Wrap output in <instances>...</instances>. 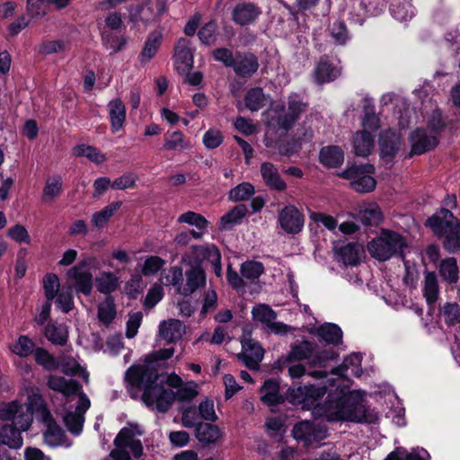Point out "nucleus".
Returning a JSON list of instances; mask_svg holds the SVG:
<instances>
[{
    "mask_svg": "<svg viewBox=\"0 0 460 460\" xmlns=\"http://www.w3.org/2000/svg\"><path fill=\"white\" fill-rule=\"evenodd\" d=\"M56 297V304L63 313H68L73 309L74 297L72 294V287H67L66 288H64L58 293Z\"/></svg>",
    "mask_w": 460,
    "mask_h": 460,
    "instance_id": "13d9d810",
    "label": "nucleus"
},
{
    "mask_svg": "<svg viewBox=\"0 0 460 460\" xmlns=\"http://www.w3.org/2000/svg\"><path fill=\"white\" fill-rule=\"evenodd\" d=\"M362 356L359 353H352L346 357L342 362L341 369L349 372V374L359 377L363 370L361 368Z\"/></svg>",
    "mask_w": 460,
    "mask_h": 460,
    "instance_id": "5fc2aeb1",
    "label": "nucleus"
},
{
    "mask_svg": "<svg viewBox=\"0 0 460 460\" xmlns=\"http://www.w3.org/2000/svg\"><path fill=\"white\" fill-rule=\"evenodd\" d=\"M190 267L185 271L186 282L178 287V293L190 296L201 285V261L196 255L190 262Z\"/></svg>",
    "mask_w": 460,
    "mask_h": 460,
    "instance_id": "f3484780",
    "label": "nucleus"
},
{
    "mask_svg": "<svg viewBox=\"0 0 460 460\" xmlns=\"http://www.w3.org/2000/svg\"><path fill=\"white\" fill-rule=\"evenodd\" d=\"M111 127L113 133L120 130L126 120V107L120 99L111 100L108 103Z\"/></svg>",
    "mask_w": 460,
    "mask_h": 460,
    "instance_id": "a878e982",
    "label": "nucleus"
},
{
    "mask_svg": "<svg viewBox=\"0 0 460 460\" xmlns=\"http://www.w3.org/2000/svg\"><path fill=\"white\" fill-rule=\"evenodd\" d=\"M96 285L99 292L111 294L118 288L119 279L112 272H102L96 278Z\"/></svg>",
    "mask_w": 460,
    "mask_h": 460,
    "instance_id": "37998d69",
    "label": "nucleus"
},
{
    "mask_svg": "<svg viewBox=\"0 0 460 460\" xmlns=\"http://www.w3.org/2000/svg\"><path fill=\"white\" fill-rule=\"evenodd\" d=\"M456 219L454 214L447 208H441L426 221L433 233L438 236H444Z\"/></svg>",
    "mask_w": 460,
    "mask_h": 460,
    "instance_id": "a211bd4d",
    "label": "nucleus"
},
{
    "mask_svg": "<svg viewBox=\"0 0 460 460\" xmlns=\"http://www.w3.org/2000/svg\"><path fill=\"white\" fill-rule=\"evenodd\" d=\"M390 12L393 17L400 22H405L414 15L413 7L408 2L392 4Z\"/></svg>",
    "mask_w": 460,
    "mask_h": 460,
    "instance_id": "603ef678",
    "label": "nucleus"
},
{
    "mask_svg": "<svg viewBox=\"0 0 460 460\" xmlns=\"http://www.w3.org/2000/svg\"><path fill=\"white\" fill-rule=\"evenodd\" d=\"M48 386L54 391L61 393L64 396L78 393V402L75 411H68L64 416V422L68 430L74 434H79L83 429L84 413L90 408L91 402L87 395L80 392V384L74 379H66L59 376H50L48 379Z\"/></svg>",
    "mask_w": 460,
    "mask_h": 460,
    "instance_id": "20e7f679",
    "label": "nucleus"
},
{
    "mask_svg": "<svg viewBox=\"0 0 460 460\" xmlns=\"http://www.w3.org/2000/svg\"><path fill=\"white\" fill-rule=\"evenodd\" d=\"M438 282L434 272L425 274L423 295L429 304L435 303L438 298Z\"/></svg>",
    "mask_w": 460,
    "mask_h": 460,
    "instance_id": "ea45409f",
    "label": "nucleus"
},
{
    "mask_svg": "<svg viewBox=\"0 0 460 460\" xmlns=\"http://www.w3.org/2000/svg\"><path fill=\"white\" fill-rule=\"evenodd\" d=\"M261 13V8L255 4L242 2L233 8L232 20L237 25L247 26L253 23Z\"/></svg>",
    "mask_w": 460,
    "mask_h": 460,
    "instance_id": "2eb2a0df",
    "label": "nucleus"
},
{
    "mask_svg": "<svg viewBox=\"0 0 460 460\" xmlns=\"http://www.w3.org/2000/svg\"><path fill=\"white\" fill-rule=\"evenodd\" d=\"M75 156H85L95 164H102L106 161V156L96 147L88 145H78L73 148Z\"/></svg>",
    "mask_w": 460,
    "mask_h": 460,
    "instance_id": "c03bdc74",
    "label": "nucleus"
},
{
    "mask_svg": "<svg viewBox=\"0 0 460 460\" xmlns=\"http://www.w3.org/2000/svg\"><path fill=\"white\" fill-rule=\"evenodd\" d=\"M358 217L366 226H376L383 218L379 206L375 203H367L359 207Z\"/></svg>",
    "mask_w": 460,
    "mask_h": 460,
    "instance_id": "c85d7f7f",
    "label": "nucleus"
},
{
    "mask_svg": "<svg viewBox=\"0 0 460 460\" xmlns=\"http://www.w3.org/2000/svg\"><path fill=\"white\" fill-rule=\"evenodd\" d=\"M374 136L371 132L358 131L353 138V147L356 155L366 157L374 148Z\"/></svg>",
    "mask_w": 460,
    "mask_h": 460,
    "instance_id": "bb28decb",
    "label": "nucleus"
},
{
    "mask_svg": "<svg viewBox=\"0 0 460 460\" xmlns=\"http://www.w3.org/2000/svg\"><path fill=\"white\" fill-rule=\"evenodd\" d=\"M293 438L305 446L319 442L327 438V429L314 422L305 420L296 423L292 429Z\"/></svg>",
    "mask_w": 460,
    "mask_h": 460,
    "instance_id": "9b49d317",
    "label": "nucleus"
},
{
    "mask_svg": "<svg viewBox=\"0 0 460 460\" xmlns=\"http://www.w3.org/2000/svg\"><path fill=\"white\" fill-rule=\"evenodd\" d=\"M330 32L338 44H344L349 39L348 31L343 22L335 21L330 27Z\"/></svg>",
    "mask_w": 460,
    "mask_h": 460,
    "instance_id": "774afa93",
    "label": "nucleus"
},
{
    "mask_svg": "<svg viewBox=\"0 0 460 460\" xmlns=\"http://www.w3.org/2000/svg\"><path fill=\"white\" fill-rule=\"evenodd\" d=\"M316 334L322 341L328 344L338 345L342 340L341 329L334 323H324L321 325Z\"/></svg>",
    "mask_w": 460,
    "mask_h": 460,
    "instance_id": "72a5a7b5",
    "label": "nucleus"
},
{
    "mask_svg": "<svg viewBox=\"0 0 460 460\" xmlns=\"http://www.w3.org/2000/svg\"><path fill=\"white\" fill-rule=\"evenodd\" d=\"M70 47V43L66 40H44L38 48V53L48 56L57 53H63Z\"/></svg>",
    "mask_w": 460,
    "mask_h": 460,
    "instance_id": "58836bf2",
    "label": "nucleus"
},
{
    "mask_svg": "<svg viewBox=\"0 0 460 460\" xmlns=\"http://www.w3.org/2000/svg\"><path fill=\"white\" fill-rule=\"evenodd\" d=\"M222 437V432L217 425L203 424V447L206 445L216 444Z\"/></svg>",
    "mask_w": 460,
    "mask_h": 460,
    "instance_id": "338daca9",
    "label": "nucleus"
},
{
    "mask_svg": "<svg viewBox=\"0 0 460 460\" xmlns=\"http://www.w3.org/2000/svg\"><path fill=\"white\" fill-rule=\"evenodd\" d=\"M319 158L325 166L335 168L342 164L344 154L341 147L330 146L322 148Z\"/></svg>",
    "mask_w": 460,
    "mask_h": 460,
    "instance_id": "473e14b6",
    "label": "nucleus"
},
{
    "mask_svg": "<svg viewBox=\"0 0 460 460\" xmlns=\"http://www.w3.org/2000/svg\"><path fill=\"white\" fill-rule=\"evenodd\" d=\"M265 95L261 87L252 88L245 96V105L252 111H257L265 105Z\"/></svg>",
    "mask_w": 460,
    "mask_h": 460,
    "instance_id": "a18cd8bd",
    "label": "nucleus"
},
{
    "mask_svg": "<svg viewBox=\"0 0 460 460\" xmlns=\"http://www.w3.org/2000/svg\"><path fill=\"white\" fill-rule=\"evenodd\" d=\"M185 332V325L177 319H168L159 324V337L167 343H176Z\"/></svg>",
    "mask_w": 460,
    "mask_h": 460,
    "instance_id": "aec40b11",
    "label": "nucleus"
},
{
    "mask_svg": "<svg viewBox=\"0 0 460 460\" xmlns=\"http://www.w3.org/2000/svg\"><path fill=\"white\" fill-rule=\"evenodd\" d=\"M34 355L37 363L44 367L46 369L53 370L58 367V363L55 358L45 349L37 348Z\"/></svg>",
    "mask_w": 460,
    "mask_h": 460,
    "instance_id": "e2e57ef3",
    "label": "nucleus"
},
{
    "mask_svg": "<svg viewBox=\"0 0 460 460\" xmlns=\"http://www.w3.org/2000/svg\"><path fill=\"white\" fill-rule=\"evenodd\" d=\"M252 318L268 326L277 317L276 313L267 305H257L252 311Z\"/></svg>",
    "mask_w": 460,
    "mask_h": 460,
    "instance_id": "4d7b16f0",
    "label": "nucleus"
},
{
    "mask_svg": "<svg viewBox=\"0 0 460 460\" xmlns=\"http://www.w3.org/2000/svg\"><path fill=\"white\" fill-rule=\"evenodd\" d=\"M364 117L362 119V128L361 131L367 132H376L379 127V118L375 113V106L373 104L365 105L364 107Z\"/></svg>",
    "mask_w": 460,
    "mask_h": 460,
    "instance_id": "09e8293b",
    "label": "nucleus"
},
{
    "mask_svg": "<svg viewBox=\"0 0 460 460\" xmlns=\"http://www.w3.org/2000/svg\"><path fill=\"white\" fill-rule=\"evenodd\" d=\"M162 282L165 286H181L182 283V270L179 267H171L165 271L162 278Z\"/></svg>",
    "mask_w": 460,
    "mask_h": 460,
    "instance_id": "69168bd1",
    "label": "nucleus"
},
{
    "mask_svg": "<svg viewBox=\"0 0 460 460\" xmlns=\"http://www.w3.org/2000/svg\"><path fill=\"white\" fill-rule=\"evenodd\" d=\"M162 42L163 34L161 31H155L149 33L138 56L139 63L145 66L150 62V60L153 59L157 54Z\"/></svg>",
    "mask_w": 460,
    "mask_h": 460,
    "instance_id": "412c9836",
    "label": "nucleus"
},
{
    "mask_svg": "<svg viewBox=\"0 0 460 460\" xmlns=\"http://www.w3.org/2000/svg\"><path fill=\"white\" fill-rule=\"evenodd\" d=\"M92 263L93 258H85L67 270V278L73 281L72 290L75 289L76 293L84 296L91 295L93 288V276L87 267Z\"/></svg>",
    "mask_w": 460,
    "mask_h": 460,
    "instance_id": "0eeeda50",
    "label": "nucleus"
},
{
    "mask_svg": "<svg viewBox=\"0 0 460 460\" xmlns=\"http://www.w3.org/2000/svg\"><path fill=\"white\" fill-rule=\"evenodd\" d=\"M204 261L208 262L206 267H208L209 265L216 276L221 277V253L217 246L214 244L203 246V261Z\"/></svg>",
    "mask_w": 460,
    "mask_h": 460,
    "instance_id": "c9c22d12",
    "label": "nucleus"
},
{
    "mask_svg": "<svg viewBox=\"0 0 460 460\" xmlns=\"http://www.w3.org/2000/svg\"><path fill=\"white\" fill-rule=\"evenodd\" d=\"M125 380L132 398L134 390H142V401L151 410L166 412L174 401L173 391L165 387L167 376L151 365L130 367L125 373Z\"/></svg>",
    "mask_w": 460,
    "mask_h": 460,
    "instance_id": "f03ea898",
    "label": "nucleus"
},
{
    "mask_svg": "<svg viewBox=\"0 0 460 460\" xmlns=\"http://www.w3.org/2000/svg\"><path fill=\"white\" fill-rule=\"evenodd\" d=\"M44 335L51 343L64 346L68 340V331L66 325L49 323L44 330Z\"/></svg>",
    "mask_w": 460,
    "mask_h": 460,
    "instance_id": "2f4dec72",
    "label": "nucleus"
},
{
    "mask_svg": "<svg viewBox=\"0 0 460 460\" xmlns=\"http://www.w3.org/2000/svg\"><path fill=\"white\" fill-rule=\"evenodd\" d=\"M242 351L237 355L248 368L257 370L260 367V363L263 359L264 349L254 340L250 337V334H243L241 340Z\"/></svg>",
    "mask_w": 460,
    "mask_h": 460,
    "instance_id": "9d476101",
    "label": "nucleus"
},
{
    "mask_svg": "<svg viewBox=\"0 0 460 460\" xmlns=\"http://www.w3.org/2000/svg\"><path fill=\"white\" fill-rule=\"evenodd\" d=\"M247 208L245 205H237L228 213L220 218L219 229L222 231L231 230L234 226L241 223V220L246 216Z\"/></svg>",
    "mask_w": 460,
    "mask_h": 460,
    "instance_id": "7c9ffc66",
    "label": "nucleus"
},
{
    "mask_svg": "<svg viewBox=\"0 0 460 460\" xmlns=\"http://www.w3.org/2000/svg\"><path fill=\"white\" fill-rule=\"evenodd\" d=\"M438 270L443 280L448 284H455L458 281L459 269L456 259L450 257L443 260Z\"/></svg>",
    "mask_w": 460,
    "mask_h": 460,
    "instance_id": "f704fd0d",
    "label": "nucleus"
},
{
    "mask_svg": "<svg viewBox=\"0 0 460 460\" xmlns=\"http://www.w3.org/2000/svg\"><path fill=\"white\" fill-rule=\"evenodd\" d=\"M194 51L195 48L190 40L181 37L176 41L172 59L177 73L191 71L194 63Z\"/></svg>",
    "mask_w": 460,
    "mask_h": 460,
    "instance_id": "1a4fd4ad",
    "label": "nucleus"
},
{
    "mask_svg": "<svg viewBox=\"0 0 460 460\" xmlns=\"http://www.w3.org/2000/svg\"><path fill=\"white\" fill-rule=\"evenodd\" d=\"M338 75V69L330 62L328 57H322L314 70V79L320 84L333 81Z\"/></svg>",
    "mask_w": 460,
    "mask_h": 460,
    "instance_id": "b1692460",
    "label": "nucleus"
},
{
    "mask_svg": "<svg viewBox=\"0 0 460 460\" xmlns=\"http://www.w3.org/2000/svg\"><path fill=\"white\" fill-rule=\"evenodd\" d=\"M445 236L444 247L448 252H456L460 250V222L456 220L447 230Z\"/></svg>",
    "mask_w": 460,
    "mask_h": 460,
    "instance_id": "79ce46f5",
    "label": "nucleus"
},
{
    "mask_svg": "<svg viewBox=\"0 0 460 460\" xmlns=\"http://www.w3.org/2000/svg\"><path fill=\"white\" fill-rule=\"evenodd\" d=\"M12 351L21 358L30 356L36 349L34 341L26 335H22L11 348Z\"/></svg>",
    "mask_w": 460,
    "mask_h": 460,
    "instance_id": "3c124183",
    "label": "nucleus"
},
{
    "mask_svg": "<svg viewBox=\"0 0 460 460\" xmlns=\"http://www.w3.org/2000/svg\"><path fill=\"white\" fill-rule=\"evenodd\" d=\"M167 385L175 389L173 391L174 400L181 403H188L196 398L199 394V385L193 381L183 382L182 379L176 374L167 376Z\"/></svg>",
    "mask_w": 460,
    "mask_h": 460,
    "instance_id": "ddd939ff",
    "label": "nucleus"
},
{
    "mask_svg": "<svg viewBox=\"0 0 460 460\" xmlns=\"http://www.w3.org/2000/svg\"><path fill=\"white\" fill-rule=\"evenodd\" d=\"M306 103L300 101L297 96H290L288 99V110L278 117L277 124L279 128L288 131L290 129L300 114L305 111Z\"/></svg>",
    "mask_w": 460,
    "mask_h": 460,
    "instance_id": "dca6fc26",
    "label": "nucleus"
},
{
    "mask_svg": "<svg viewBox=\"0 0 460 460\" xmlns=\"http://www.w3.org/2000/svg\"><path fill=\"white\" fill-rule=\"evenodd\" d=\"M62 178L58 175L48 178L42 192V201L45 203L53 202L62 191Z\"/></svg>",
    "mask_w": 460,
    "mask_h": 460,
    "instance_id": "4c0bfd02",
    "label": "nucleus"
},
{
    "mask_svg": "<svg viewBox=\"0 0 460 460\" xmlns=\"http://www.w3.org/2000/svg\"><path fill=\"white\" fill-rule=\"evenodd\" d=\"M182 408V424L184 427L191 428L196 427V437L197 438L201 441V434L199 432L201 422V403L199 404V406H190L184 408V406H181Z\"/></svg>",
    "mask_w": 460,
    "mask_h": 460,
    "instance_id": "c756f323",
    "label": "nucleus"
},
{
    "mask_svg": "<svg viewBox=\"0 0 460 460\" xmlns=\"http://www.w3.org/2000/svg\"><path fill=\"white\" fill-rule=\"evenodd\" d=\"M60 282L57 274L48 273L43 279V288L47 301L52 302L59 291Z\"/></svg>",
    "mask_w": 460,
    "mask_h": 460,
    "instance_id": "864d4df0",
    "label": "nucleus"
},
{
    "mask_svg": "<svg viewBox=\"0 0 460 460\" xmlns=\"http://www.w3.org/2000/svg\"><path fill=\"white\" fill-rule=\"evenodd\" d=\"M261 173L265 184L271 190L283 191L287 189L285 181L280 177L278 169L271 163H262Z\"/></svg>",
    "mask_w": 460,
    "mask_h": 460,
    "instance_id": "5701e85b",
    "label": "nucleus"
},
{
    "mask_svg": "<svg viewBox=\"0 0 460 460\" xmlns=\"http://www.w3.org/2000/svg\"><path fill=\"white\" fill-rule=\"evenodd\" d=\"M314 351L313 343L308 341H302L291 347L288 355V361H299L308 358Z\"/></svg>",
    "mask_w": 460,
    "mask_h": 460,
    "instance_id": "a19ab883",
    "label": "nucleus"
},
{
    "mask_svg": "<svg viewBox=\"0 0 460 460\" xmlns=\"http://www.w3.org/2000/svg\"><path fill=\"white\" fill-rule=\"evenodd\" d=\"M360 246L357 243H347L334 247L335 259L346 266H356L360 260Z\"/></svg>",
    "mask_w": 460,
    "mask_h": 460,
    "instance_id": "4be33fe9",
    "label": "nucleus"
},
{
    "mask_svg": "<svg viewBox=\"0 0 460 460\" xmlns=\"http://www.w3.org/2000/svg\"><path fill=\"white\" fill-rule=\"evenodd\" d=\"M375 168L371 164L364 166H351L342 172V176L346 179L352 180L350 182L351 188L357 192L367 193L371 192L376 186V181L374 177L369 175L373 173Z\"/></svg>",
    "mask_w": 460,
    "mask_h": 460,
    "instance_id": "6e6552de",
    "label": "nucleus"
},
{
    "mask_svg": "<svg viewBox=\"0 0 460 460\" xmlns=\"http://www.w3.org/2000/svg\"><path fill=\"white\" fill-rule=\"evenodd\" d=\"M122 205L121 201H114L105 208H103L101 211L95 212L92 216V223L96 228H102L106 226L111 217L114 215L116 211H118Z\"/></svg>",
    "mask_w": 460,
    "mask_h": 460,
    "instance_id": "e433bc0d",
    "label": "nucleus"
},
{
    "mask_svg": "<svg viewBox=\"0 0 460 460\" xmlns=\"http://www.w3.org/2000/svg\"><path fill=\"white\" fill-rule=\"evenodd\" d=\"M255 192L254 187L249 182H243L233 188L229 192V199L242 201L249 199Z\"/></svg>",
    "mask_w": 460,
    "mask_h": 460,
    "instance_id": "6e6d98bb",
    "label": "nucleus"
},
{
    "mask_svg": "<svg viewBox=\"0 0 460 460\" xmlns=\"http://www.w3.org/2000/svg\"><path fill=\"white\" fill-rule=\"evenodd\" d=\"M401 138V135L394 130L385 131L380 136L381 155L393 158L400 148Z\"/></svg>",
    "mask_w": 460,
    "mask_h": 460,
    "instance_id": "393cba45",
    "label": "nucleus"
},
{
    "mask_svg": "<svg viewBox=\"0 0 460 460\" xmlns=\"http://www.w3.org/2000/svg\"><path fill=\"white\" fill-rule=\"evenodd\" d=\"M44 441L49 447L61 446L65 439L63 429L57 424H50L43 433Z\"/></svg>",
    "mask_w": 460,
    "mask_h": 460,
    "instance_id": "de8ad7c7",
    "label": "nucleus"
},
{
    "mask_svg": "<svg viewBox=\"0 0 460 460\" xmlns=\"http://www.w3.org/2000/svg\"><path fill=\"white\" fill-rule=\"evenodd\" d=\"M405 245L404 239L400 234L385 231L368 243L367 250L373 258L385 261L397 252H402Z\"/></svg>",
    "mask_w": 460,
    "mask_h": 460,
    "instance_id": "423d86ee",
    "label": "nucleus"
},
{
    "mask_svg": "<svg viewBox=\"0 0 460 460\" xmlns=\"http://www.w3.org/2000/svg\"><path fill=\"white\" fill-rule=\"evenodd\" d=\"M278 222L286 234H296L303 230L305 216L296 206L288 205L279 212Z\"/></svg>",
    "mask_w": 460,
    "mask_h": 460,
    "instance_id": "f8f14e48",
    "label": "nucleus"
},
{
    "mask_svg": "<svg viewBox=\"0 0 460 460\" xmlns=\"http://www.w3.org/2000/svg\"><path fill=\"white\" fill-rule=\"evenodd\" d=\"M164 264L165 261L159 256H148L142 265L141 272L144 276L155 275Z\"/></svg>",
    "mask_w": 460,
    "mask_h": 460,
    "instance_id": "052dcab7",
    "label": "nucleus"
},
{
    "mask_svg": "<svg viewBox=\"0 0 460 460\" xmlns=\"http://www.w3.org/2000/svg\"><path fill=\"white\" fill-rule=\"evenodd\" d=\"M0 419L13 421V425L5 424L0 428V444L13 449L21 448L23 444L21 431L28 430L33 420L31 407L16 401L4 403L0 405Z\"/></svg>",
    "mask_w": 460,
    "mask_h": 460,
    "instance_id": "7ed1b4c3",
    "label": "nucleus"
},
{
    "mask_svg": "<svg viewBox=\"0 0 460 460\" xmlns=\"http://www.w3.org/2000/svg\"><path fill=\"white\" fill-rule=\"evenodd\" d=\"M144 435V429L138 424L129 423L122 428L114 438V449L111 455L125 460H131V456L139 458L143 455V446L138 437Z\"/></svg>",
    "mask_w": 460,
    "mask_h": 460,
    "instance_id": "39448f33",
    "label": "nucleus"
},
{
    "mask_svg": "<svg viewBox=\"0 0 460 460\" xmlns=\"http://www.w3.org/2000/svg\"><path fill=\"white\" fill-rule=\"evenodd\" d=\"M445 322L448 325H456L460 323V305L458 303H447L442 309Z\"/></svg>",
    "mask_w": 460,
    "mask_h": 460,
    "instance_id": "bf43d9fd",
    "label": "nucleus"
},
{
    "mask_svg": "<svg viewBox=\"0 0 460 460\" xmlns=\"http://www.w3.org/2000/svg\"><path fill=\"white\" fill-rule=\"evenodd\" d=\"M188 147V143L180 131L167 132L164 135V149L181 150Z\"/></svg>",
    "mask_w": 460,
    "mask_h": 460,
    "instance_id": "8fccbe9b",
    "label": "nucleus"
},
{
    "mask_svg": "<svg viewBox=\"0 0 460 460\" xmlns=\"http://www.w3.org/2000/svg\"><path fill=\"white\" fill-rule=\"evenodd\" d=\"M259 68L258 58L252 53H236L233 69L241 77L252 76Z\"/></svg>",
    "mask_w": 460,
    "mask_h": 460,
    "instance_id": "6ab92c4d",
    "label": "nucleus"
},
{
    "mask_svg": "<svg viewBox=\"0 0 460 460\" xmlns=\"http://www.w3.org/2000/svg\"><path fill=\"white\" fill-rule=\"evenodd\" d=\"M240 272L243 278L253 281L264 272V266L256 261H247L241 265Z\"/></svg>",
    "mask_w": 460,
    "mask_h": 460,
    "instance_id": "49530a36",
    "label": "nucleus"
},
{
    "mask_svg": "<svg viewBox=\"0 0 460 460\" xmlns=\"http://www.w3.org/2000/svg\"><path fill=\"white\" fill-rule=\"evenodd\" d=\"M102 40L105 48L112 49L113 53L122 50L127 44L124 37L112 36L111 33H102Z\"/></svg>",
    "mask_w": 460,
    "mask_h": 460,
    "instance_id": "0e129e2a",
    "label": "nucleus"
},
{
    "mask_svg": "<svg viewBox=\"0 0 460 460\" xmlns=\"http://www.w3.org/2000/svg\"><path fill=\"white\" fill-rule=\"evenodd\" d=\"M261 392V401L269 406H275L283 402V398L279 394V385L275 379L266 380Z\"/></svg>",
    "mask_w": 460,
    "mask_h": 460,
    "instance_id": "cd10ccee",
    "label": "nucleus"
},
{
    "mask_svg": "<svg viewBox=\"0 0 460 460\" xmlns=\"http://www.w3.org/2000/svg\"><path fill=\"white\" fill-rule=\"evenodd\" d=\"M116 314L114 303L111 298H106L98 306V317L105 324L110 323Z\"/></svg>",
    "mask_w": 460,
    "mask_h": 460,
    "instance_id": "680f3d73",
    "label": "nucleus"
},
{
    "mask_svg": "<svg viewBox=\"0 0 460 460\" xmlns=\"http://www.w3.org/2000/svg\"><path fill=\"white\" fill-rule=\"evenodd\" d=\"M326 394L325 386L304 385L288 389V399L293 404L313 409V413L328 421L373 422L376 414L362 402L352 400L350 394L343 392L329 394L328 400L320 403V399Z\"/></svg>",
    "mask_w": 460,
    "mask_h": 460,
    "instance_id": "f257e3e1",
    "label": "nucleus"
},
{
    "mask_svg": "<svg viewBox=\"0 0 460 460\" xmlns=\"http://www.w3.org/2000/svg\"><path fill=\"white\" fill-rule=\"evenodd\" d=\"M437 134L424 128H418L411 135V155H422L437 146Z\"/></svg>",
    "mask_w": 460,
    "mask_h": 460,
    "instance_id": "4468645a",
    "label": "nucleus"
}]
</instances>
